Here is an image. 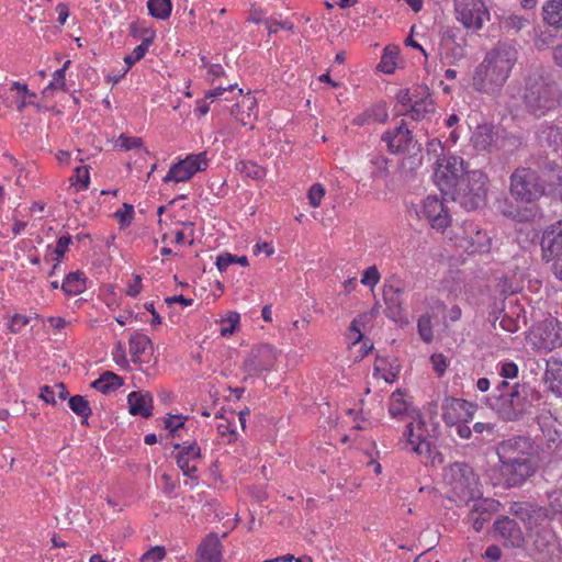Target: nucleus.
Wrapping results in <instances>:
<instances>
[{
	"mask_svg": "<svg viewBox=\"0 0 562 562\" xmlns=\"http://www.w3.org/2000/svg\"><path fill=\"white\" fill-rule=\"evenodd\" d=\"M220 325L222 337L233 336L240 327V314L236 311H228L216 321Z\"/></svg>",
	"mask_w": 562,
	"mask_h": 562,
	"instance_id": "34",
	"label": "nucleus"
},
{
	"mask_svg": "<svg viewBox=\"0 0 562 562\" xmlns=\"http://www.w3.org/2000/svg\"><path fill=\"white\" fill-rule=\"evenodd\" d=\"M477 405L461 398H446L442 404V418L448 426L456 423L471 422Z\"/></svg>",
	"mask_w": 562,
	"mask_h": 562,
	"instance_id": "16",
	"label": "nucleus"
},
{
	"mask_svg": "<svg viewBox=\"0 0 562 562\" xmlns=\"http://www.w3.org/2000/svg\"><path fill=\"white\" fill-rule=\"evenodd\" d=\"M531 334L538 338L533 342L538 349L552 350L562 346V323L555 318L546 319L533 327Z\"/></svg>",
	"mask_w": 562,
	"mask_h": 562,
	"instance_id": "15",
	"label": "nucleus"
},
{
	"mask_svg": "<svg viewBox=\"0 0 562 562\" xmlns=\"http://www.w3.org/2000/svg\"><path fill=\"white\" fill-rule=\"evenodd\" d=\"M232 114L243 125H250V128H254V122L257 120L258 114V103L256 98L248 92L235 104L232 110Z\"/></svg>",
	"mask_w": 562,
	"mask_h": 562,
	"instance_id": "26",
	"label": "nucleus"
},
{
	"mask_svg": "<svg viewBox=\"0 0 562 562\" xmlns=\"http://www.w3.org/2000/svg\"><path fill=\"white\" fill-rule=\"evenodd\" d=\"M127 403L131 415L145 418L153 415V396L148 392H131L127 396Z\"/></svg>",
	"mask_w": 562,
	"mask_h": 562,
	"instance_id": "28",
	"label": "nucleus"
},
{
	"mask_svg": "<svg viewBox=\"0 0 562 562\" xmlns=\"http://www.w3.org/2000/svg\"><path fill=\"white\" fill-rule=\"evenodd\" d=\"M417 329L420 338L425 342H430L432 340V325L431 317L428 314L422 315L417 322Z\"/></svg>",
	"mask_w": 562,
	"mask_h": 562,
	"instance_id": "54",
	"label": "nucleus"
},
{
	"mask_svg": "<svg viewBox=\"0 0 562 562\" xmlns=\"http://www.w3.org/2000/svg\"><path fill=\"white\" fill-rule=\"evenodd\" d=\"M519 322H520V317L519 315H517L516 318H513L508 315H504L499 322V325L501 327L506 330V331H509V333H515L519 329Z\"/></svg>",
	"mask_w": 562,
	"mask_h": 562,
	"instance_id": "64",
	"label": "nucleus"
},
{
	"mask_svg": "<svg viewBox=\"0 0 562 562\" xmlns=\"http://www.w3.org/2000/svg\"><path fill=\"white\" fill-rule=\"evenodd\" d=\"M151 44V41L146 38L139 45H137L131 54H128L124 61L127 64L128 67L140 60L145 54L148 52V48Z\"/></svg>",
	"mask_w": 562,
	"mask_h": 562,
	"instance_id": "56",
	"label": "nucleus"
},
{
	"mask_svg": "<svg viewBox=\"0 0 562 562\" xmlns=\"http://www.w3.org/2000/svg\"><path fill=\"white\" fill-rule=\"evenodd\" d=\"M547 387L553 392L555 385L562 383V363L559 361H548L543 376Z\"/></svg>",
	"mask_w": 562,
	"mask_h": 562,
	"instance_id": "42",
	"label": "nucleus"
},
{
	"mask_svg": "<svg viewBox=\"0 0 562 562\" xmlns=\"http://www.w3.org/2000/svg\"><path fill=\"white\" fill-rule=\"evenodd\" d=\"M173 448L176 450H179L176 457L177 465L182 471L183 475H186L192 481H196L198 467L202 459L201 449L199 445L195 441L188 445L176 443Z\"/></svg>",
	"mask_w": 562,
	"mask_h": 562,
	"instance_id": "17",
	"label": "nucleus"
},
{
	"mask_svg": "<svg viewBox=\"0 0 562 562\" xmlns=\"http://www.w3.org/2000/svg\"><path fill=\"white\" fill-rule=\"evenodd\" d=\"M149 344V338L144 334L135 333L131 335L128 339V352L133 362L140 361Z\"/></svg>",
	"mask_w": 562,
	"mask_h": 562,
	"instance_id": "36",
	"label": "nucleus"
},
{
	"mask_svg": "<svg viewBox=\"0 0 562 562\" xmlns=\"http://www.w3.org/2000/svg\"><path fill=\"white\" fill-rule=\"evenodd\" d=\"M430 362L432 364L434 371L438 375H442L449 366V361H448L447 357L443 356L442 353H434L430 357Z\"/></svg>",
	"mask_w": 562,
	"mask_h": 562,
	"instance_id": "63",
	"label": "nucleus"
},
{
	"mask_svg": "<svg viewBox=\"0 0 562 562\" xmlns=\"http://www.w3.org/2000/svg\"><path fill=\"white\" fill-rule=\"evenodd\" d=\"M398 48L396 46H386L383 50L378 69L386 75L394 74L397 67Z\"/></svg>",
	"mask_w": 562,
	"mask_h": 562,
	"instance_id": "40",
	"label": "nucleus"
},
{
	"mask_svg": "<svg viewBox=\"0 0 562 562\" xmlns=\"http://www.w3.org/2000/svg\"><path fill=\"white\" fill-rule=\"evenodd\" d=\"M3 159L15 176V186L23 188L29 183V171L25 166L20 162L14 156L4 154Z\"/></svg>",
	"mask_w": 562,
	"mask_h": 562,
	"instance_id": "38",
	"label": "nucleus"
},
{
	"mask_svg": "<svg viewBox=\"0 0 562 562\" xmlns=\"http://www.w3.org/2000/svg\"><path fill=\"white\" fill-rule=\"evenodd\" d=\"M166 557V550L164 547L156 546L145 552L140 559V562H161Z\"/></svg>",
	"mask_w": 562,
	"mask_h": 562,
	"instance_id": "62",
	"label": "nucleus"
},
{
	"mask_svg": "<svg viewBox=\"0 0 562 562\" xmlns=\"http://www.w3.org/2000/svg\"><path fill=\"white\" fill-rule=\"evenodd\" d=\"M381 280V274L375 266H370L363 270L361 277V284L373 290Z\"/></svg>",
	"mask_w": 562,
	"mask_h": 562,
	"instance_id": "55",
	"label": "nucleus"
},
{
	"mask_svg": "<svg viewBox=\"0 0 562 562\" xmlns=\"http://www.w3.org/2000/svg\"><path fill=\"white\" fill-rule=\"evenodd\" d=\"M517 60L514 46L503 43L486 53L484 59L475 67L472 86L479 92L497 91L509 77Z\"/></svg>",
	"mask_w": 562,
	"mask_h": 562,
	"instance_id": "4",
	"label": "nucleus"
},
{
	"mask_svg": "<svg viewBox=\"0 0 562 562\" xmlns=\"http://www.w3.org/2000/svg\"><path fill=\"white\" fill-rule=\"evenodd\" d=\"M202 67L205 69V78L206 80L214 82L218 77L224 75V69L222 65L220 64H212L205 60L203 57L202 59Z\"/></svg>",
	"mask_w": 562,
	"mask_h": 562,
	"instance_id": "60",
	"label": "nucleus"
},
{
	"mask_svg": "<svg viewBox=\"0 0 562 562\" xmlns=\"http://www.w3.org/2000/svg\"><path fill=\"white\" fill-rule=\"evenodd\" d=\"M411 402L407 398V395L397 390L393 392L389 400V414L392 418L402 419L405 415L411 416ZM416 413L412 412V415Z\"/></svg>",
	"mask_w": 562,
	"mask_h": 562,
	"instance_id": "31",
	"label": "nucleus"
},
{
	"mask_svg": "<svg viewBox=\"0 0 562 562\" xmlns=\"http://www.w3.org/2000/svg\"><path fill=\"white\" fill-rule=\"evenodd\" d=\"M499 477L495 485L507 487L524 483L537 469V448L531 438L516 436L502 441L497 447Z\"/></svg>",
	"mask_w": 562,
	"mask_h": 562,
	"instance_id": "3",
	"label": "nucleus"
},
{
	"mask_svg": "<svg viewBox=\"0 0 562 562\" xmlns=\"http://www.w3.org/2000/svg\"><path fill=\"white\" fill-rule=\"evenodd\" d=\"M539 394L525 384H515L508 393H501L494 409L505 420H518L529 412Z\"/></svg>",
	"mask_w": 562,
	"mask_h": 562,
	"instance_id": "6",
	"label": "nucleus"
},
{
	"mask_svg": "<svg viewBox=\"0 0 562 562\" xmlns=\"http://www.w3.org/2000/svg\"><path fill=\"white\" fill-rule=\"evenodd\" d=\"M116 146L124 150H131L134 148H139L143 146V140L140 137L127 136L125 134H121L117 138Z\"/></svg>",
	"mask_w": 562,
	"mask_h": 562,
	"instance_id": "61",
	"label": "nucleus"
},
{
	"mask_svg": "<svg viewBox=\"0 0 562 562\" xmlns=\"http://www.w3.org/2000/svg\"><path fill=\"white\" fill-rule=\"evenodd\" d=\"M85 289L86 283L83 274L78 271L68 273L61 284V290L67 295L80 294L85 291Z\"/></svg>",
	"mask_w": 562,
	"mask_h": 562,
	"instance_id": "39",
	"label": "nucleus"
},
{
	"mask_svg": "<svg viewBox=\"0 0 562 562\" xmlns=\"http://www.w3.org/2000/svg\"><path fill=\"white\" fill-rule=\"evenodd\" d=\"M400 363L395 358L378 357L373 367V375L393 383L400 373Z\"/></svg>",
	"mask_w": 562,
	"mask_h": 562,
	"instance_id": "29",
	"label": "nucleus"
},
{
	"mask_svg": "<svg viewBox=\"0 0 562 562\" xmlns=\"http://www.w3.org/2000/svg\"><path fill=\"white\" fill-rule=\"evenodd\" d=\"M310 319L304 317L301 319H294L289 327V331L293 333L292 344L299 346L303 340V331L307 329Z\"/></svg>",
	"mask_w": 562,
	"mask_h": 562,
	"instance_id": "53",
	"label": "nucleus"
},
{
	"mask_svg": "<svg viewBox=\"0 0 562 562\" xmlns=\"http://www.w3.org/2000/svg\"><path fill=\"white\" fill-rule=\"evenodd\" d=\"M209 158L206 151L189 154L186 158L171 165L166 176L162 178L165 183L189 181L198 172L206 170Z\"/></svg>",
	"mask_w": 562,
	"mask_h": 562,
	"instance_id": "12",
	"label": "nucleus"
},
{
	"mask_svg": "<svg viewBox=\"0 0 562 562\" xmlns=\"http://www.w3.org/2000/svg\"><path fill=\"white\" fill-rule=\"evenodd\" d=\"M70 409L78 416L88 419L91 415V407L89 402L81 395H75L69 398Z\"/></svg>",
	"mask_w": 562,
	"mask_h": 562,
	"instance_id": "46",
	"label": "nucleus"
},
{
	"mask_svg": "<svg viewBox=\"0 0 562 562\" xmlns=\"http://www.w3.org/2000/svg\"><path fill=\"white\" fill-rule=\"evenodd\" d=\"M497 372L503 379H516L519 373L518 366L514 361L505 360L497 364Z\"/></svg>",
	"mask_w": 562,
	"mask_h": 562,
	"instance_id": "57",
	"label": "nucleus"
},
{
	"mask_svg": "<svg viewBox=\"0 0 562 562\" xmlns=\"http://www.w3.org/2000/svg\"><path fill=\"white\" fill-rule=\"evenodd\" d=\"M10 90L16 92L15 106L19 112H22L31 103V99L36 97L34 92L29 90L27 85L19 81H12Z\"/></svg>",
	"mask_w": 562,
	"mask_h": 562,
	"instance_id": "41",
	"label": "nucleus"
},
{
	"mask_svg": "<svg viewBox=\"0 0 562 562\" xmlns=\"http://www.w3.org/2000/svg\"><path fill=\"white\" fill-rule=\"evenodd\" d=\"M537 423L544 438L553 443H562V422L547 406L539 409Z\"/></svg>",
	"mask_w": 562,
	"mask_h": 562,
	"instance_id": "21",
	"label": "nucleus"
},
{
	"mask_svg": "<svg viewBox=\"0 0 562 562\" xmlns=\"http://www.w3.org/2000/svg\"><path fill=\"white\" fill-rule=\"evenodd\" d=\"M543 259L553 263L562 259V220L548 226L541 239Z\"/></svg>",
	"mask_w": 562,
	"mask_h": 562,
	"instance_id": "19",
	"label": "nucleus"
},
{
	"mask_svg": "<svg viewBox=\"0 0 562 562\" xmlns=\"http://www.w3.org/2000/svg\"><path fill=\"white\" fill-rule=\"evenodd\" d=\"M382 140L386 144L390 153L401 154L408 149L413 140V135L406 124L402 121L398 126L384 132Z\"/></svg>",
	"mask_w": 562,
	"mask_h": 562,
	"instance_id": "24",
	"label": "nucleus"
},
{
	"mask_svg": "<svg viewBox=\"0 0 562 562\" xmlns=\"http://www.w3.org/2000/svg\"><path fill=\"white\" fill-rule=\"evenodd\" d=\"M397 100L404 106V113L414 120H423L435 111V104L429 95L417 97L409 90L397 93Z\"/></svg>",
	"mask_w": 562,
	"mask_h": 562,
	"instance_id": "18",
	"label": "nucleus"
},
{
	"mask_svg": "<svg viewBox=\"0 0 562 562\" xmlns=\"http://www.w3.org/2000/svg\"><path fill=\"white\" fill-rule=\"evenodd\" d=\"M442 480L447 497L460 505L482 494L479 477L467 463L456 462L445 468Z\"/></svg>",
	"mask_w": 562,
	"mask_h": 562,
	"instance_id": "5",
	"label": "nucleus"
},
{
	"mask_svg": "<svg viewBox=\"0 0 562 562\" xmlns=\"http://www.w3.org/2000/svg\"><path fill=\"white\" fill-rule=\"evenodd\" d=\"M510 194L516 201L525 203L522 209L509 207L504 214L517 222H531L540 216L533 202L543 194L562 199V170L548 165L541 176L530 168H518L510 177Z\"/></svg>",
	"mask_w": 562,
	"mask_h": 562,
	"instance_id": "2",
	"label": "nucleus"
},
{
	"mask_svg": "<svg viewBox=\"0 0 562 562\" xmlns=\"http://www.w3.org/2000/svg\"><path fill=\"white\" fill-rule=\"evenodd\" d=\"M216 429H217L218 435L225 442L231 443V442L237 440L238 434L236 431V428H235L234 424L232 422H229L228 419L222 418L217 423Z\"/></svg>",
	"mask_w": 562,
	"mask_h": 562,
	"instance_id": "50",
	"label": "nucleus"
},
{
	"mask_svg": "<svg viewBox=\"0 0 562 562\" xmlns=\"http://www.w3.org/2000/svg\"><path fill=\"white\" fill-rule=\"evenodd\" d=\"M472 501L474 504L470 510L469 520L475 531H481L491 515L498 509L499 503L493 498H483L482 494Z\"/></svg>",
	"mask_w": 562,
	"mask_h": 562,
	"instance_id": "23",
	"label": "nucleus"
},
{
	"mask_svg": "<svg viewBox=\"0 0 562 562\" xmlns=\"http://www.w3.org/2000/svg\"><path fill=\"white\" fill-rule=\"evenodd\" d=\"M147 9L153 18L167 20L172 10L171 0H148Z\"/></svg>",
	"mask_w": 562,
	"mask_h": 562,
	"instance_id": "43",
	"label": "nucleus"
},
{
	"mask_svg": "<svg viewBox=\"0 0 562 562\" xmlns=\"http://www.w3.org/2000/svg\"><path fill=\"white\" fill-rule=\"evenodd\" d=\"M549 506L548 509L542 510H533V515L540 517L542 514L546 517L554 518L557 516H562V488L552 491L548 494Z\"/></svg>",
	"mask_w": 562,
	"mask_h": 562,
	"instance_id": "37",
	"label": "nucleus"
},
{
	"mask_svg": "<svg viewBox=\"0 0 562 562\" xmlns=\"http://www.w3.org/2000/svg\"><path fill=\"white\" fill-rule=\"evenodd\" d=\"M449 238L457 248L469 254L486 252L491 246L487 234L477 224L469 221L456 227Z\"/></svg>",
	"mask_w": 562,
	"mask_h": 562,
	"instance_id": "10",
	"label": "nucleus"
},
{
	"mask_svg": "<svg viewBox=\"0 0 562 562\" xmlns=\"http://www.w3.org/2000/svg\"><path fill=\"white\" fill-rule=\"evenodd\" d=\"M113 361L122 369L127 370L130 368V361L126 356V349L123 342L119 341L115 344L112 350Z\"/></svg>",
	"mask_w": 562,
	"mask_h": 562,
	"instance_id": "58",
	"label": "nucleus"
},
{
	"mask_svg": "<svg viewBox=\"0 0 562 562\" xmlns=\"http://www.w3.org/2000/svg\"><path fill=\"white\" fill-rule=\"evenodd\" d=\"M196 562H222V543L216 533H209L199 544Z\"/></svg>",
	"mask_w": 562,
	"mask_h": 562,
	"instance_id": "27",
	"label": "nucleus"
},
{
	"mask_svg": "<svg viewBox=\"0 0 562 562\" xmlns=\"http://www.w3.org/2000/svg\"><path fill=\"white\" fill-rule=\"evenodd\" d=\"M281 358L282 350L272 344L254 345L241 366L245 379L261 378L265 373L278 371Z\"/></svg>",
	"mask_w": 562,
	"mask_h": 562,
	"instance_id": "7",
	"label": "nucleus"
},
{
	"mask_svg": "<svg viewBox=\"0 0 562 562\" xmlns=\"http://www.w3.org/2000/svg\"><path fill=\"white\" fill-rule=\"evenodd\" d=\"M114 217L119 221L121 226H127L132 223L134 217V207L131 204L124 203L123 206L115 211Z\"/></svg>",
	"mask_w": 562,
	"mask_h": 562,
	"instance_id": "59",
	"label": "nucleus"
},
{
	"mask_svg": "<svg viewBox=\"0 0 562 562\" xmlns=\"http://www.w3.org/2000/svg\"><path fill=\"white\" fill-rule=\"evenodd\" d=\"M415 213L419 220H425L431 228L446 231L452 221L451 213L442 199L437 195H428L415 206Z\"/></svg>",
	"mask_w": 562,
	"mask_h": 562,
	"instance_id": "11",
	"label": "nucleus"
},
{
	"mask_svg": "<svg viewBox=\"0 0 562 562\" xmlns=\"http://www.w3.org/2000/svg\"><path fill=\"white\" fill-rule=\"evenodd\" d=\"M560 95L555 85L536 81L526 86L521 99L528 112L541 116L558 105Z\"/></svg>",
	"mask_w": 562,
	"mask_h": 562,
	"instance_id": "8",
	"label": "nucleus"
},
{
	"mask_svg": "<svg viewBox=\"0 0 562 562\" xmlns=\"http://www.w3.org/2000/svg\"><path fill=\"white\" fill-rule=\"evenodd\" d=\"M187 417L183 415H169L164 419V427L172 437L180 436L181 429L184 427Z\"/></svg>",
	"mask_w": 562,
	"mask_h": 562,
	"instance_id": "51",
	"label": "nucleus"
},
{
	"mask_svg": "<svg viewBox=\"0 0 562 562\" xmlns=\"http://www.w3.org/2000/svg\"><path fill=\"white\" fill-rule=\"evenodd\" d=\"M543 22L552 27H562V0H546L541 9Z\"/></svg>",
	"mask_w": 562,
	"mask_h": 562,
	"instance_id": "32",
	"label": "nucleus"
},
{
	"mask_svg": "<svg viewBox=\"0 0 562 562\" xmlns=\"http://www.w3.org/2000/svg\"><path fill=\"white\" fill-rule=\"evenodd\" d=\"M232 265L248 266V258L246 256H237L231 252H222L216 257L215 266L220 272H224Z\"/></svg>",
	"mask_w": 562,
	"mask_h": 562,
	"instance_id": "44",
	"label": "nucleus"
},
{
	"mask_svg": "<svg viewBox=\"0 0 562 562\" xmlns=\"http://www.w3.org/2000/svg\"><path fill=\"white\" fill-rule=\"evenodd\" d=\"M494 529L506 546L520 548L524 544V535L514 519L503 516L494 522Z\"/></svg>",
	"mask_w": 562,
	"mask_h": 562,
	"instance_id": "25",
	"label": "nucleus"
},
{
	"mask_svg": "<svg viewBox=\"0 0 562 562\" xmlns=\"http://www.w3.org/2000/svg\"><path fill=\"white\" fill-rule=\"evenodd\" d=\"M439 50L442 60L457 64L467 57L465 40L458 37L452 31H448L441 38Z\"/></svg>",
	"mask_w": 562,
	"mask_h": 562,
	"instance_id": "22",
	"label": "nucleus"
},
{
	"mask_svg": "<svg viewBox=\"0 0 562 562\" xmlns=\"http://www.w3.org/2000/svg\"><path fill=\"white\" fill-rule=\"evenodd\" d=\"M456 19L469 30H481L490 20V12L483 0H454Z\"/></svg>",
	"mask_w": 562,
	"mask_h": 562,
	"instance_id": "13",
	"label": "nucleus"
},
{
	"mask_svg": "<svg viewBox=\"0 0 562 562\" xmlns=\"http://www.w3.org/2000/svg\"><path fill=\"white\" fill-rule=\"evenodd\" d=\"M236 169L246 177L259 180L265 177V170L252 161L240 160L236 164Z\"/></svg>",
	"mask_w": 562,
	"mask_h": 562,
	"instance_id": "47",
	"label": "nucleus"
},
{
	"mask_svg": "<svg viewBox=\"0 0 562 562\" xmlns=\"http://www.w3.org/2000/svg\"><path fill=\"white\" fill-rule=\"evenodd\" d=\"M370 164L372 167L371 175L373 178H385L389 173V160L386 157L380 154H375L371 157Z\"/></svg>",
	"mask_w": 562,
	"mask_h": 562,
	"instance_id": "49",
	"label": "nucleus"
},
{
	"mask_svg": "<svg viewBox=\"0 0 562 562\" xmlns=\"http://www.w3.org/2000/svg\"><path fill=\"white\" fill-rule=\"evenodd\" d=\"M434 183L443 195L472 211L485 204L487 177L481 170L467 171L463 158L442 155L434 164Z\"/></svg>",
	"mask_w": 562,
	"mask_h": 562,
	"instance_id": "1",
	"label": "nucleus"
},
{
	"mask_svg": "<svg viewBox=\"0 0 562 562\" xmlns=\"http://www.w3.org/2000/svg\"><path fill=\"white\" fill-rule=\"evenodd\" d=\"M398 445L403 450L416 456H430V431L419 412L411 415V420L405 426Z\"/></svg>",
	"mask_w": 562,
	"mask_h": 562,
	"instance_id": "9",
	"label": "nucleus"
},
{
	"mask_svg": "<svg viewBox=\"0 0 562 562\" xmlns=\"http://www.w3.org/2000/svg\"><path fill=\"white\" fill-rule=\"evenodd\" d=\"M308 204L313 209L321 206L323 199L326 195V189L322 183H314L307 190Z\"/></svg>",
	"mask_w": 562,
	"mask_h": 562,
	"instance_id": "52",
	"label": "nucleus"
},
{
	"mask_svg": "<svg viewBox=\"0 0 562 562\" xmlns=\"http://www.w3.org/2000/svg\"><path fill=\"white\" fill-rule=\"evenodd\" d=\"M70 182L78 191L87 190L90 183L89 168L87 166L77 167Z\"/></svg>",
	"mask_w": 562,
	"mask_h": 562,
	"instance_id": "48",
	"label": "nucleus"
},
{
	"mask_svg": "<svg viewBox=\"0 0 562 562\" xmlns=\"http://www.w3.org/2000/svg\"><path fill=\"white\" fill-rule=\"evenodd\" d=\"M56 91H67L64 70L54 71L50 82L44 88L42 93L44 97H53Z\"/></svg>",
	"mask_w": 562,
	"mask_h": 562,
	"instance_id": "45",
	"label": "nucleus"
},
{
	"mask_svg": "<svg viewBox=\"0 0 562 562\" xmlns=\"http://www.w3.org/2000/svg\"><path fill=\"white\" fill-rule=\"evenodd\" d=\"M92 387L103 394L117 390L123 385V379L117 374L106 371L92 382Z\"/></svg>",
	"mask_w": 562,
	"mask_h": 562,
	"instance_id": "33",
	"label": "nucleus"
},
{
	"mask_svg": "<svg viewBox=\"0 0 562 562\" xmlns=\"http://www.w3.org/2000/svg\"><path fill=\"white\" fill-rule=\"evenodd\" d=\"M499 135L492 124H479L472 132L471 144L477 151L492 153L502 147Z\"/></svg>",
	"mask_w": 562,
	"mask_h": 562,
	"instance_id": "20",
	"label": "nucleus"
},
{
	"mask_svg": "<svg viewBox=\"0 0 562 562\" xmlns=\"http://www.w3.org/2000/svg\"><path fill=\"white\" fill-rule=\"evenodd\" d=\"M70 243H71V237L68 234L61 235L57 239V243L55 246L47 245L44 260L60 263L66 251L69 248Z\"/></svg>",
	"mask_w": 562,
	"mask_h": 562,
	"instance_id": "35",
	"label": "nucleus"
},
{
	"mask_svg": "<svg viewBox=\"0 0 562 562\" xmlns=\"http://www.w3.org/2000/svg\"><path fill=\"white\" fill-rule=\"evenodd\" d=\"M404 282L397 276L385 280L383 285V301L385 315L397 324H406L407 319L403 311Z\"/></svg>",
	"mask_w": 562,
	"mask_h": 562,
	"instance_id": "14",
	"label": "nucleus"
},
{
	"mask_svg": "<svg viewBox=\"0 0 562 562\" xmlns=\"http://www.w3.org/2000/svg\"><path fill=\"white\" fill-rule=\"evenodd\" d=\"M389 119L386 105L384 103H376L371 108L367 109L361 114L353 119V124L358 126L373 124V123H385Z\"/></svg>",
	"mask_w": 562,
	"mask_h": 562,
	"instance_id": "30",
	"label": "nucleus"
}]
</instances>
